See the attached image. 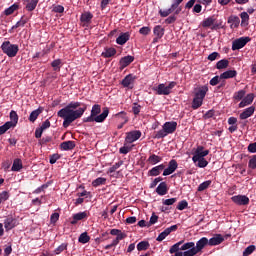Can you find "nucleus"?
<instances>
[{
	"mask_svg": "<svg viewBox=\"0 0 256 256\" xmlns=\"http://www.w3.org/2000/svg\"><path fill=\"white\" fill-rule=\"evenodd\" d=\"M237 77L236 70H228L220 74V79H233Z\"/></svg>",
	"mask_w": 256,
	"mask_h": 256,
	"instance_id": "7c9ffc66",
	"label": "nucleus"
},
{
	"mask_svg": "<svg viewBox=\"0 0 256 256\" xmlns=\"http://www.w3.org/2000/svg\"><path fill=\"white\" fill-rule=\"evenodd\" d=\"M223 241H225V238H223V235L216 234L214 237L208 240V245H210V247H215L216 245H221Z\"/></svg>",
	"mask_w": 256,
	"mask_h": 256,
	"instance_id": "dca6fc26",
	"label": "nucleus"
},
{
	"mask_svg": "<svg viewBox=\"0 0 256 256\" xmlns=\"http://www.w3.org/2000/svg\"><path fill=\"white\" fill-rule=\"evenodd\" d=\"M177 87V82L172 81L166 86L164 83L159 84L156 87H153L152 90L155 92L156 95H171V90Z\"/></svg>",
	"mask_w": 256,
	"mask_h": 256,
	"instance_id": "423d86ee",
	"label": "nucleus"
},
{
	"mask_svg": "<svg viewBox=\"0 0 256 256\" xmlns=\"http://www.w3.org/2000/svg\"><path fill=\"white\" fill-rule=\"evenodd\" d=\"M228 23L230 24L231 29H237L241 23V19H239V16H230L228 18Z\"/></svg>",
	"mask_w": 256,
	"mask_h": 256,
	"instance_id": "a878e982",
	"label": "nucleus"
},
{
	"mask_svg": "<svg viewBox=\"0 0 256 256\" xmlns=\"http://www.w3.org/2000/svg\"><path fill=\"white\" fill-rule=\"evenodd\" d=\"M11 125V123L6 122L4 125L0 126V135H5V133L12 128Z\"/></svg>",
	"mask_w": 256,
	"mask_h": 256,
	"instance_id": "3c124183",
	"label": "nucleus"
},
{
	"mask_svg": "<svg viewBox=\"0 0 256 256\" xmlns=\"http://www.w3.org/2000/svg\"><path fill=\"white\" fill-rule=\"evenodd\" d=\"M229 67V60L222 59L216 63V69H227Z\"/></svg>",
	"mask_w": 256,
	"mask_h": 256,
	"instance_id": "f704fd0d",
	"label": "nucleus"
},
{
	"mask_svg": "<svg viewBox=\"0 0 256 256\" xmlns=\"http://www.w3.org/2000/svg\"><path fill=\"white\" fill-rule=\"evenodd\" d=\"M197 253H198L197 250L195 248H192V249L182 253V256H195V255H197Z\"/></svg>",
	"mask_w": 256,
	"mask_h": 256,
	"instance_id": "69168bd1",
	"label": "nucleus"
},
{
	"mask_svg": "<svg viewBox=\"0 0 256 256\" xmlns=\"http://www.w3.org/2000/svg\"><path fill=\"white\" fill-rule=\"evenodd\" d=\"M131 38V34L129 32L121 33L119 37L116 39V43L118 45H125L127 41Z\"/></svg>",
	"mask_w": 256,
	"mask_h": 256,
	"instance_id": "5701e85b",
	"label": "nucleus"
},
{
	"mask_svg": "<svg viewBox=\"0 0 256 256\" xmlns=\"http://www.w3.org/2000/svg\"><path fill=\"white\" fill-rule=\"evenodd\" d=\"M121 165H123V160H120L119 162L115 163L112 167H110L108 173H115L116 169H119Z\"/></svg>",
	"mask_w": 256,
	"mask_h": 256,
	"instance_id": "6e6d98bb",
	"label": "nucleus"
},
{
	"mask_svg": "<svg viewBox=\"0 0 256 256\" xmlns=\"http://www.w3.org/2000/svg\"><path fill=\"white\" fill-rule=\"evenodd\" d=\"M67 247H69V244H67V243H62L60 246H58V247L54 250L55 255H61V253H63V251H67Z\"/></svg>",
	"mask_w": 256,
	"mask_h": 256,
	"instance_id": "49530a36",
	"label": "nucleus"
},
{
	"mask_svg": "<svg viewBox=\"0 0 256 256\" xmlns=\"http://www.w3.org/2000/svg\"><path fill=\"white\" fill-rule=\"evenodd\" d=\"M0 48L2 52L10 58L17 57L19 53V45L12 44L10 41H4Z\"/></svg>",
	"mask_w": 256,
	"mask_h": 256,
	"instance_id": "39448f33",
	"label": "nucleus"
},
{
	"mask_svg": "<svg viewBox=\"0 0 256 256\" xmlns=\"http://www.w3.org/2000/svg\"><path fill=\"white\" fill-rule=\"evenodd\" d=\"M206 245H209V239H207V237H202L197 241L195 250L199 253L205 249Z\"/></svg>",
	"mask_w": 256,
	"mask_h": 256,
	"instance_id": "6ab92c4d",
	"label": "nucleus"
},
{
	"mask_svg": "<svg viewBox=\"0 0 256 256\" xmlns=\"http://www.w3.org/2000/svg\"><path fill=\"white\" fill-rule=\"evenodd\" d=\"M205 147L203 146H198L197 149L194 152V156L192 157V161L194 163H197L199 159H205L207 155H209V150H204Z\"/></svg>",
	"mask_w": 256,
	"mask_h": 256,
	"instance_id": "6e6552de",
	"label": "nucleus"
},
{
	"mask_svg": "<svg viewBox=\"0 0 256 256\" xmlns=\"http://www.w3.org/2000/svg\"><path fill=\"white\" fill-rule=\"evenodd\" d=\"M118 115H123V122L117 126V129H123V126L129 122L126 112H119Z\"/></svg>",
	"mask_w": 256,
	"mask_h": 256,
	"instance_id": "8fccbe9b",
	"label": "nucleus"
},
{
	"mask_svg": "<svg viewBox=\"0 0 256 256\" xmlns=\"http://www.w3.org/2000/svg\"><path fill=\"white\" fill-rule=\"evenodd\" d=\"M135 79H137V76H134L133 74H128L122 80L121 85H123L124 87H127L128 89H133V84L135 83Z\"/></svg>",
	"mask_w": 256,
	"mask_h": 256,
	"instance_id": "f8f14e48",
	"label": "nucleus"
},
{
	"mask_svg": "<svg viewBox=\"0 0 256 256\" xmlns=\"http://www.w3.org/2000/svg\"><path fill=\"white\" fill-rule=\"evenodd\" d=\"M87 217H89V213H87V211L76 213L73 215L71 224L76 225L77 221H83V219H87Z\"/></svg>",
	"mask_w": 256,
	"mask_h": 256,
	"instance_id": "aec40b11",
	"label": "nucleus"
},
{
	"mask_svg": "<svg viewBox=\"0 0 256 256\" xmlns=\"http://www.w3.org/2000/svg\"><path fill=\"white\" fill-rule=\"evenodd\" d=\"M215 23V17L211 16L202 21V27H213Z\"/></svg>",
	"mask_w": 256,
	"mask_h": 256,
	"instance_id": "4c0bfd02",
	"label": "nucleus"
},
{
	"mask_svg": "<svg viewBox=\"0 0 256 256\" xmlns=\"http://www.w3.org/2000/svg\"><path fill=\"white\" fill-rule=\"evenodd\" d=\"M117 55V50L115 48H105L102 52L101 56L104 57V59H109L111 57H115Z\"/></svg>",
	"mask_w": 256,
	"mask_h": 256,
	"instance_id": "393cba45",
	"label": "nucleus"
},
{
	"mask_svg": "<svg viewBox=\"0 0 256 256\" xmlns=\"http://www.w3.org/2000/svg\"><path fill=\"white\" fill-rule=\"evenodd\" d=\"M219 81H221V76H214L210 80V85H212V87H215V85H219Z\"/></svg>",
	"mask_w": 256,
	"mask_h": 256,
	"instance_id": "338daca9",
	"label": "nucleus"
},
{
	"mask_svg": "<svg viewBox=\"0 0 256 256\" xmlns=\"http://www.w3.org/2000/svg\"><path fill=\"white\" fill-rule=\"evenodd\" d=\"M181 245H183V241H179L178 243L174 244L171 246L169 253H171V255H173V253H181Z\"/></svg>",
	"mask_w": 256,
	"mask_h": 256,
	"instance_id": "e433bc0d",
	"label": "nucleus"
},
{
	"mask_svg": "<svg viewBox=\"0 0 256 256\" xmlns=\"http://www.w3.org/2000/svg\"><path fill=\"white\" fill-rule=\"evenodd\" d=\"M107 183V178L99 177L92 182V187H99Z\"/></svg>",
	"mask_w": 256,
	"mask_h": 256,
	"instance_id": "37998d69",
	"label": "nucleus"
},
{
	"mask_svg": "<svg viewBox=\"0 0 256 256\" xmlns=\"http://www.w3.org/2000/svg\"><path fill=\"white\" fill-rule=\"evenodd\" d=\"M162 203L163 205H166V206L175 205V203H177V198L166 199V200H163Z\"/></svg>",
	"mask_w": 256,
	"mask_h": 256,
	"instance_id": "052dcab7",
	"label": "nucleus"
},
{
	"mask_svg": "<svg viewBox=\"0 0 256 256\" xmlns=\"http://www.w3.org/2000/svg\"><path fill=\"white\" fill-rule=\"evenodd\" d=\"M79 243H82L83 245H85V243H89V241H91V237L89 236V234H87V232H83L79 238H78Z\"/></svg>",
	"mask_w": 256,
	"mask_h": 256,
	"instance_id": "ea45409f",
	"label": "nucleus"
},
{
	"mask_svg": "<svg viewBox=\"0 0 256 256\" xmlns=\"http://www.w3.org/2000/svg\"><path fill=\"white\" fill-rule=\"evenodd\" d=\"M9 200V192L7 191H3L2 193H0V205L1 203H5V201Z\"/></svg>",
	"mask_w": 256,
	"mask_h": 256,
	"instance_id": "13d9d810",
	"label": "nucleus"
},
{
	"mask_svg": "<svg viewBox=\"0 0 256 256\" xmlns=\"http://www.w3.org/2000/svg\"><path fill=\"white\" fill-rule=\"evenodd\" d=\"M249 169H256V155H253L248 162Z\"/></svg>",
	"mask_w": 256,
	"mask_h": 256,
	"instance_id": "680f3d73",
	"label": "nucleus"
},
{
	"mask_svg": "<svg viewBox=\"0 0 256 256\" xmlns=\"http://www.w3.org/2000/svg\"><path fill=\"white\" fill-rule=\"evenodd\" d=\"M175 9H177V8H173V5H171V7L166 10L160 9L159 15H160V17H169V15H171V13H173V11H175Z\"/></svg>",
	"mask_w": 256,
	"mask_h": 256,
	"instance_id": "58836bf2",
	"label": "nucleus"
},
{
	"mask_svg": "<svg viewBox=\"0 0 256 256\" xmlns=\"http://www.w3.org/2000/svg\"><path fill=\"white\" fill-rule=\"evenodd\" d=\"M188 249H195V242H187L180 247V251H188Z\"/></svg>",
	"mask_w": 256,
	"mask_h": 256,
	"instance_id": "09e8293b",
	"label": "nucleus"
},
{
	"mask_svg": "<svg viewBox=\"0 0 256 256\" xmlns=\"http://www.w3.org/2000/svg\"><path fill=\"white\" fill-rule=\"evenodd\" d=\"M247 91L245 90H239L238 92H235L233 95V99L235 101H241L244 99L245 95H246Z\"/></svg>",
	"mask_w": 256,
	"mask_h": 256,
	"instance_id": "79ce46f5",
	"label": "nucleus"
},
{
	"mask_svg": "<svg viewBox=\"0 0 256 256\" xmlns=\"http://www.w3.org/2000/svg\"><path fill=\"white\" fill-rule=\"evenodd\" d=\"M240 18L242 27L249 25V14L247 12H242Z\"/></svg>",
	"mask_w": 256,
	"mask_h": 256,
	"instance_id": "a19ab883",
	"label": "nucleus"
},
{
	"mask_svg": "<svg viewBox=\"0 0 256 256\" xmlns=\"http://www.w3.org/2000/svg\"><path fill=\"white\" fill-rule=\"evenodd\" d=\"M10 120L7 123H11V127H17V123H19V115H17V112L12 110L10 112Z\"/></svg>",
	"mask_w": 256,
	"mask_h": 256,
	"instance_id": "c756f323",
	"label": "nucleus"
},
{
	"mask_svg": "<svg viewBox=\"0 0 256 256\" xmlns=\"http://www.w3.org/2000/svg\"><path fill=\"white\" fill-rule=\"evenodd\" d=\"M61 65H62L61 59H56L51 63V67H53L54 71H61Z\"/></svg>",
	"mask_w": 256,
	"mask_h": 256,
	"instance_id": "de8ad7c7",
	"label": "nucleus"
},
{
	"mask_svg": "<svg viewBox=\"0 0 256 256\" xmlns=\"http://www.w3.org/2000/svg\"><path fill=\"white\" fill-rule=\"evenodd\" d=\"M169 189L167 188V183L161 182L158 187L156 188V193L163 197V195H167Z\"/></svg>",
	"mask_w": 256,
	"mask_h": 256,
	"instance_id": "bb28decb",
	"label": "nucleus"
},
{
	"mask_svg": "<svg viewBox=\"0 0 256 256\" xmlns=\"http://www.w3.org/2000/svg\"><path fill=\"white\" fill-rule=\"evenodd\" d=\"M101 113V105L95 104L92 106L91 114L90 116L83 119L84 123H103L107 117H109V108L104 107Z\"/></svg>",
	"mask_w": 256,
	"mask_h": 256,
	"instance_id": "f03ea898",
	"label": "nucleus"
},
{
	"mask_svg": "<svg viewBox=\"0 0 256 256\" xmlns=\"http://www.w3.org/2000/svg\"><path fill=\"white\" fill-rule=\"evenodd\" d=\"M134 61H135L134 56L128 55V56L122 57L119 61V70L123 71L125 67H129V65L132 64Z\"/></svg>",
	"mask_w": 256,
	"mask_h": 256,
	"instance_id": "9b49d317",
	"label": "nucleus"
},
{
	"mask_svg": "<svg viewBox=\"0 0 256 256\" xmlns=\"http://www.w3.org/2000/svg\"><path fill=\"white\" fill-rule=\"evenodd\" d=\"M86 111V104L72 101L66 107L60 109L57 112V116L64 119L63 127L67 129L71 123L77 121V119H81Z\"/></svg>",
	"mask_w": 256,
	"mask_h": 256,
	"instance_id": "f257e3e1",
	"label": "nucleus"
},
{
	"mask_svg": "<svg viewBox=\"0 0 256 256\" xmlns=\"http://www.w3.org/2000/svg\"><path fill=\"white\" fill-rule=\"evenodd\" d=\"M4 227L6 231H11V229H15V227H17V219L13 218L12 216H8L4 220Z\"/></svg>",
	"mask_w": 256,
	"mask_h": 256,
	"instance_id": "2eb2a0df",
	"label": "nucleus"
},
{
	"mask_svg": "<svg viewBox=\"0 0 256 256\" xmlns=\"http://www.w3.org/2000/svg\"><path fill=\"white\" fill-rule=\"evenodd\" d=\"M209 187H211V180L202 182V183L198 186L197 191H198V192H203V191H205L206 189H209Z\"/></svg>",
	"mask_w": 256,
	"mask_h": 256,
	"instance_id": "a18cd8bd",
	"label": "nucleus"
},
{
	"mask_svg": "<svg viewBox=\"0 0 256 256\" xmlns=\"http://www.w3.org/2000/svg\"><path fill=\"white\" fill-rule=\"evenodd\" d=\"M140 35H149L151 33V28L149 26H144L139 29Z\"/></svg>",
	"mask_w": 256,
	"mask_h": 256,
	"instance_id": "0e129e2a",
	"label": "nucleus"
},
{
	"mask_svg": "<svg viewBox=\"0 0 256 256\" xmlns=\"http://www.w3.org/2000/svg\"><path fill=\"white\" fill-rule=\"evenodd\" d=\"M248 151L249 153H256V142L250 143L248 145Z\"/></svg>",
	"mask_w": 256,
	"mask_h": 256,
	"instance_id": "774afa93",
	"label": "nucleus"
},
{
	"mask_svg": "<svg viewBox=\"0 0 256 256\" xmlns=\"http://www.w3.org/2000/svg\"><path fill=\"white\" fill-rule=\"evenodd\" d=\"M132 112L134 113V115H139V113H141V105H139L138 103H134L132 106Z\"/></svg>",
	"mask_w": 256,
	"mask_h": 256,
	"instance_id": "e2e57ef3",
	"label": "nucleus"
},
{
	"mask_svg": "<svg viewBox=\"0 0 256 256\" xmlns=\"http://www.w3.org/2000/svg\"><path fill=\"white\" fill-rule=\"evenodd\" d=\"M187 207H189V203L187 202V200H182L178 203L176 209H178V211H183L187 209Z\"/></svg>",
	"mask_w": 256,
	"mask_h": 256,
	"instance_id": "603ef678",
	"label": "nucleus"
},
{
	"mask_svg": "<svg viewBox=\"0 0 256 256\" xmlns=\"http://www.w3.org/2000/svg\"><path fill=\"white\" fill-rule=\"evenodd\" d=\"M41 113H43V107H39L36 110H33L30 113V116L28 118V121H30V123H35V121H37V119L39 118V116L41 115Z\"/></svg>",
	"mask_w": 256,
	"mask_h": 256,
	"instance_id": "4be33fe9",
	"label": "nucleus"
},
{
	"mask_svg": "<svg viewBox=\"0 0 256 256\" xmlns=\"http://www.w3.org/2000/svg\"><path fill=\"white\" fill-rule=\"evenodd\" d=\"M153 33L155 37H158V39H163V35H165V28H163L161 25H157L154 27Z\"/></svg>",
	"mask_w": 256,
	"mask_h": 256,
	"instance_id": "2f4dec72",
	"label": "nucleus"
},
{
	"mask_svg": "<svg viewBox=\"0 0 256 256\" xmlns=\"http://www.w3.org/2000/svg\"><path fill=\"white\" fill-rule=\"evenodd\" d=\"M179 167V164L177 163V160L172 159L168 163V167L164 168L163 176L167 177L168 175H173L175 171H177V168Z\"/></svg>",
	"mask_w": 256,
	"mask_h": 256,
	"instance_id": "1a4fd4ad",
	"label": "nucleus"
},
{
	"mask_svg": "<svg viewBox=\"0 0 256 256\" xmlns=\"http://www.w3.org/2000/svg\"><path fill=\"white\" fill-rule=\"evenodd\" d=\"M139 139H141V130H133L126 133V143H135Z\"/></svg>",
	"mask_w": 256,
	"mask_h": 256,
	"instance_id": "9d476101",
	"label": "nucleus"
},
{
	"mask_svg": "<svg viewBox=\"0 0 256 256\" xmlns=\"http://www.w3.org/2000/svg\"><path fill=\"white\" fill-rule=\"evenodd\" d=\"M161 161H163V157L161 156H158L156 154H151L149 156V158L147 159V162L150 164V165H157V163H161Z\"/></svg>",
	"mask_w": 256,
	"mask_h": 256,
	"instance_id": "c85d7f7f",
	"label": "nucleus"
},
{
	"mask_svg": "<svg viewBox=\"0 0 256 256\" xmlns=\"http://www.w3.org/2000/svg\"><path fill=\"white\" fill-rule=\"evenodd\" d=\"M60 149L62 151H71L75 149V141H64L60 144Z\"/></svg>",
	"mask_w": 256,
	"mask_h": 256,
	"instance_id": "b1692460",
	"label": "nucleus"
},
{
	"mask_svg": "<svg viewBox=\"0 0 256 256\" xmlns=\"http://www.w3.org/2000/svg\"><path fill=\"white\" fill-rule=\"evenodd\" d=\"M175 131H177L176 121L165 122L162 129L155 132L154 139H164L167 135H173Z\"/></svg>",
	"mask_w": 256,
	"mask_h": 256,
	"instance_id": "7ed1b4c3",
	"label": "nucleus"
},
{
	"mask_svg": "<svg viewBox=\"0 0 256 256\" xmlns=\"http://www.w3.org/2000/svg\"><path fill=\"white\" fill-rule=\"evenodd\" d=\"M29 22V18L26 16H22L20 21H18L12 29H18V27H25V24Z\"/></svg>",
	"mask_w": 256,
	"mask_h": 256,
	"instance_id": "c9c22d12",
	"label": "nucleus"
},
{
	"mask_svg": "<svg viewBox=\"0 0 256 256\" xmlns=\"http://www.w3.org/2000/svg\"><path fill=\"white\" fill-rule=\"evenodd\" d=\"M150 244L148 241H141L137 244V250L138 251H147L149 249Z\"/></svg>",
	"mask_w": 256,
	"mask_h": 256,
	"instance_id": "c03bdc74",
	"label": "nucleus"
},
{
	"mask_svg": "<svg viewBox=\"0 0 256 256\" xmlns=\"http://www.w3.org/2000/svg\"><path fill=\"white\" fill-rule=\"evenodd\" d=\"M236 205H249V197L245 195H236L231 198Z\"/></svg>",
	"mask_w": 256,
	"mask_h": 256,
	"instance_id": "4468645a",
	"label": "nucleus"
},
{
	"mask_svg": "<svg viewBox=\"0 0 256 256\" xmlns=\"http://www.w3.org/2000/svg\"><path fill=\"white\" fill-rule=\"evenodd\" d=\"M254 100H255V94H253V93L247 94L242 99V101L239 103L238 107L240 109H243V107H247V106L251 105Z\"/></svg>",
	"mask_w": 256,
	"mask_h": 256,
	"instance_id": "ddd939ff",
	"label": "nucleus"
},
{
	"mask_svg": "<svg viewBox=\"0 0 256 256\" xmlns=\"http://www.w3.org/2000/svg\"><path fill=\"white\" fill-rule=\"evenodd\" d=\"M197 163V166L200 167V169H205V167L209 165V162L205 158L198 159Z\"/></svg>",
	"mask_w": 256,
	"mask_h": 256,
	"instance_id": "5fc2aeb1",
	"label": "nucleus"
},
{
	"mask_svg": "<svg viewBox=\"0 0 256 256\" xmlns=\"http://www.w3.org/2000/svg\"><path fill=\"white\" fill-rule=\"evenodd\" d=\"M164 169H165V164H160L150 169L148 171V175L150 177H157L158 175H161V171H165Z\"/></svg>",
	"mask_w": 256,
	"mask_h": 256,
	"instance_id": "f3484780",
	"label": "nucleus"
},
{
	"mask_svg": "<svg viewBox=\"0 0 256 256\" xmlns=\"http://www.w3.org/2000/svg\"><path fill=\"white\" fill-rule=\"evenodd\" d=\"M209 91V87L207 85L201 86L195 89L194 98L192 101V109L197 110L201 105H203V100L205 99V95Z\"/></svg>",
	"mask_w": 256,
	"mask_h": 256,
	"instance_id": "20e7f679",
	"label": "nucleus"
},
{
	"mask_svg": "<svg viewBox=\"0 0 256 256\" xmlns=\"http://www.w3.org/2000/svg\"><path fill=\"white\" fill-rule=\"evenodd\" d=\"M21 169H23V161L20 158L14 159L11 171L19 172Z\"/></svg>",
	"mask_w": 256,
	"mask_h": 256,
	"instance_id": "cd10ccee",
	"label": "nucleus"
},
{
	"mask_svg": "<svg viewBox=\"0 0 256 256\" xmlns=\"http://www.w3.org/2000/svg\"><path fill=\"white\" fill-rule=\"evenodd\" d=\"M255 245H250L243 251V256H249L255 252Z\"/></svg>",
	"mask_w": 256,
	"mask_h": 256,
	"instance_id": "864d4df0",
	"label": "nucleus"
},
{
	"mask_svg": "<svg viewBox=\"0 0 256 256\" xmlns=\"http://www.w3.org/2000/svg\"><path fill=\"white\" fill-rule=\"evenodd\" d=\"M158 220H159V216L153 213L152 216L150 217L147 227H151V225H155V223H157Z\"/></svg>",
	"mask_w": 256,
	"mask_h": 256,
	"instance_id": "bf43d9fd",
	"label": "nucleus"
},
{
	"mask_svg": "<svg viewBox=\"0 0 256 256\" xmlns=\"http://www.w3.org/2000/svg\"><path fill=\"white\" fill-rule=\"evenodd\" d=\"M19 9V4L14 3L13 5H11L10 7H8L7 9H5L4 11V15H13L15 13V11H17Z\"/></svg>",
	"mask_w": 256,
	"mask_h": 256,
	"instance_id": "72a5a7b5",
	"label": "nucleus"
},
{
	"mask_svg": "<svg viewBox=\"0 0 256 256\" xmlns=\"http://www.w3.org/2000/svg\"><path fill=\"white\" fill-rule=\"evenodd\" d=\"M253 113H255V106H250L246 108L240 115V119L244 121L245 119H249V117H252Z\"/></svg>",
	"mask_w": 256,
	"mask_h": 256,
	"instance_id": "a211bd4d",
	"label": "nucleus"
},
{
	"mask_svg": "<svg viewBox=\"0 0 256 256\" xmlns=\"http://www.w3.org/2000/svg\"><path fill=\"white\" fill-rule=\"evenodd\" d=\"M24 5H25V9L28 11H35V9L37 8V3H39V0H22Z\"/></svg>",
	"mask_w": 256,
	"mask_h": 256,
	"instance_id": "412c9836",
	"label": "nucleus"
},
{
	"mask_svg": "<svg viewBox=\"0 0 256 256\" xmlns=\"http://www.w3.org/2000/svg\"><path fill=\"white\" fill-rule=\"evenodd\" d=\"M91 19H93V14L91 12H85L80 16V21L86 25L91 23Z\"/></svg>",
	"mask_w": 256,
	"mask_h": 256,
	"instance_id": "473e14b6",
	"label": "nucleus"
},
{
	"mask_svg": "<svg viewBox=\"0 0 256 256\" xmlns=\"http://www.w3.org/2000/svg\"><path fill=\"white\" fill-rule=\"evenodd\" d=\"M59 159H61V156L59 154L50 155V160H49L50 165H55V163H57Z\"/></svg>",
	"mask_w": 256,
	"mask_h": 256,
	"instance_id": "4d7b16f0",
	"label": "nucleus"
},
{
	"mask_svg": "<svg viewBox=\"0 0 256 256\" xmlns=\"http://www.w3.org/2000/svg\"><path fill=\"white\" fill-rule=\"evenodd\" d=\"M249 41H251V38L249 37H240L235 39L232 42V51H239V49H243V47H245Z\"/></svg>",
	"mask_w": 256,
	"mask_h": 256,
	"instance_id": "0eeeda50",
	"label": "nucleus"
}]
</instances>
